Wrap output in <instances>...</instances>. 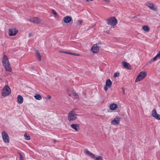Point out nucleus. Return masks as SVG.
Here are the masks:
<instances>
[{"label": "nucleus", "instance_id": "f257e3e1", "mask_svg": "<svg viewBox=\"0 0 160 160\" xmlns=\"http://www.w3.org/2000/svg\"><path fill=\"white\" fill-rule=\"evenodd\" d=\"M2 62L6 70L9 72H11L12 71V69L10 67L8 59L6 55H3L2 58Z\"/></svg>", "mask_w": 160, "mask_h": 160}, {"label": "nucleus", "instance_id": "f03ea898", "mask_svg": "<svg viewBox=\"0 0 160 160\" xmlns=\"http://www.w3.org/2000/svg\"><path fill=\"white\" fill-rule=\"evenodd\" d=\"M106 22L107 24L111 26L112 27H114L118 23V21L114 17H110L107 19Z\"/></svg>", "mask_w": 160, "mask_h": 160}, {"label": "nucleus", "instance_id": "7ed1b4c3", "mask_svg": "<svg viewBox=\"0 0 160 160\" xmlns=\"http://www.w3.org/2000/svg\"><path fill=\"white\" fill-rule=\"evenodd\" d=\"M147 75V73L145 71H142L140 72L137 77L135 82H138L144 79Z\"/></svg>", "mask_w": 160, "mask_h": 160}, {"label": "nucleus", "instance_id": "20e7f679", "mask_svg": "<svg viewBox=\"0 0 160 160\" xmlns=\"http://www.w3.org/2000/svg\"><path fill=\"white\" fill-rule=\"evenodd\" d=\"M145 5L150 9L156 12L158 11V9L157 6L150 1L147 2Z\"/></svg>", "mask_w": 160, "mask_h": 160}, {"label": "nucleus", "instance_id": "39448f33", "mask_svg": "<svg viewBox=\"0 0 160 160\" xmlns=\"http://www.w3.org/2000/svg\"><path fill=\"white\" fill-rule=\"evenodd\" d=\"M11 93V89L9 86L6 85L3 88L1 94L4 97L8 96Z\"/></svg>", "mask_w": 160, "mask_h": 160}, {"label": "nucleus", "instance_id": "423d86ee", "mask_svg": "<svg viewBox=\"0 0 160 160\" xmlns=\"http://www.w3.org/2000/svg\"><path fill=\"white\" fill-rule=\"evenodd\" d=\"M100 48L99 43H97L93 45L91 48L90 51L93 54H96L99 51Z\"/></svg>", "mask_w": 160, "mask_h": 160}, {"label": "nucleus", "instance_id": "0eeeda50", "mask_svg": "<svg viewBox=\"0 0 160 160\" xmlns=\"http://www.w3.org/2000/svg\"><path fill=\"white\" fill-rule=\"evenodd\" d=\"M2 135L4 142L6 143H8L9 142V139L8 134L5 131H3L2 132Z\"/></svg>", "mask_w": 160, "mask_h": 160}, {"label": "nucleus", "instance_id": "6e6552de", "mask_svg": "<svg viewBox=\"0 0 160 160\" xmlns=\"http://www.w3.org/2000/svg\"><path fill=\"white\" fill-rule=\"evenodd\" d=\"M77 118V115L73 111H71L68 114V119L69 121L74 120Z\"/></svg>", "mask_w": 160, "mask_h": 160}, {"label": "nucleus", "instance_id": "1a4fd4ad", "mask_svg": "<svg viewBox=\"0 0 160 160\" xmlns=\"http://www.w3.org/2000/svg\"><path fill=\"white\" fill-rule=\"evenodd\" d=\"M28 21L33 23L39 24L41 23V21L40 19L37 17H33L28 18L27 19Z\"/></svg>", "mask_w": 160, "mask_h": 160}, {"label": "nucleus", "instance_id": "9d476101", "mask_svg": "<svg viewBox=\"0 0 160 160\" xmlns=\"http://www.w3.org/2000/svg\"><path fill=\"white\" fill-rule=\"evenodd\" d=\"M18 30L16 28H11L9 29L8 34L10 36H15L18 32Z\"/></svg>", "mask_w": 160, "mask_h": 160}, {"label": "nucleus", "instance_id": "9b49d317", "mask_svg": "<svg viewBox=\"0 0 160 160\" xmlns=\"http://www.w3.org/2000/svg\"><path fill=\"white\" fill-rule=\"evenodd\" d=\"M72 21V18L71 16H67L63 18L62 22L65 23H68Z\"/></svg>", "mask_w": 160, "mask_h": 160}, {"label": "nucleus", "instance_id": "f8f14e48", "mask_svg": "<svg viewBox=\"0 0 160 160\" xmlns=\"http://www.w3.org/2000/svg\"><path fill=\"white\" fill-rule=\"evenodd\" d=\"M121 118L118 116H116L111 122V123L113 125H117L119 123Z\"/></svg>", "mask_w": 160, "mask_h": 160}, {"label": "nucleus", "instance_id": "ddd939ff", "mask_svg": "<svg viewBox=\"0 0 160 160\" xmlns=\"http://www.w3.org/2000/svg\"><path fill=\"white\" fill-rule=\"evenodd\" d=\"M160 58V51L158 52V54L153 58L151 59L149 61V63H151L157 60L158 59Z\"/></svg>", "mask_w": 160, "mask_h": 160}, {"label": "nucleus", "instance_id": "4468645a", "mask_svg": "<svg viewBox=\"0 0 160 160\" xmlns=\"http://www.w3.org/2000/svg\"><path fill=\"white\" fill-rule=\"evenodd\" d=\"M121 65L123 67L127 69H131V66L127 62H121Z\"/></svg>", "mask_w": 160, "mask_h": 160}, {"label": "nucleus", "instance_id": "2eb2a0df", "mask_svg": "<svg viewBox=\"0 0 160 160\" xmlns=\"http://www.w3.org/2000/svg\"><path fill=\"white\" fill-rule=\"evenodd\" d=\"M152 115L156 119L160 120V115L157 113L156 111H152Z\"/></svg>", "mask_w": 160, "mask_h": 160}, {"label": "nucleus", "instance_id": "dca6fc26", "mask_svg": "<svg viewBox=\"0 0 160 160\" xmlns=\"http://www.w3.org/2000/svg\"><path fill=\"white\" fill-rule=\"evenodd\" d=\"M118 108V106L117 104L113 103L110 105L109 108L111 110H115Z\"/></svg>", "mask_w": 160, "mask_h": 160}, {"label": "nucleus", "instance_id": "f3484780", "mask_svg": "<svg viewBox=\"0 0 160 160\" xmlns=\"http://www.w3.org/2000/svg\"><path fill=\"white\" fill-rule=\"evenodd\" d=\"M71 127L75 130L76 131H78L79 129V125L76 124H72L71 125Z\"/></svg>", "mask_w": 160, "mask_h": 160}, {"label": "nucleus", "instance_id": "a211bd4d", "mask_svg": "<svg viewBox=\"0 0 160 160\" xmlns=\"http://www.w3.org/2000/svg\"><path fill=\"white\" fill-rule=\"evenodd\" d=\"M23 101V97L21 95H19L17 97V102L19 104L22 103Z\"/></svg>", "mask_w": 160, "mask_h": 160}, {"label": "nucleus", "instance_id": "6ab92c4d", "mask_svg": "<svg viewBox=\"0 0 160 160\" xmlns=\"http://www.w3.org/2000/svg\"><path fill=\"white\" fill-rule=\"evenodd\" d=\"M142 29L146 32H148L149 31L150 28L148 26L144 25L142 27Z\"/></svg>", "mask_w": 160, "mask_h": 160}, {"label": "nucleus", "instance_id": "aec40b11", "mask_svg": "<svg viewBox=\"0 0 160 160\" xmlns=\"http://www.w3.org/2000/svg\"><path fill=\"white\" fill-rule=\"evenodd\" d=\"M36 55L38 60L40 61L41 60V57L39 51L37 50H35Z\"/></svg>", "mask_w": 160, "mask_h": 160}, {"label": "nucleus", "instance_id": "412c9836", "mask_svg": "<svg viewBox=\"0 0 160 160\" xmlns=\"http://www.w3.org/2000/svg\"><path fill=\"white\" fill-rule=\"evenodd\" d=\"M112 83V82L110 80L108 79L106 81L105 85L108 86V88H110L111 86Z\"/></svg>", "mask_w": 160, "mask_h": 160}, {"label": "nucleus", "instance_id": "4be33fe9", "mask_svg": "<svg viewBox=\"0 0 160 160\" xmlns=\"http://www.w3.org/2000/svg\"><path fill=\"white\" fill-rule=\"evenodd\" d=\"M84 153L87 155H89L91 157L94 158L95 155L92 153H91L89 151H88L87 149H85L84 150Z\"/></svg>", "mask_w": 160, "mask_h": 160}, {"label": "nucleus", "instance_id": "5701e85b", "mask_svg": "<svg viewBox=\"0 0 160 160\" xmlns=\"http://www.w3.org/2000/svg\"><path fill=\"white\" fill-rule=\"evenodd\" d=\"M34 97L36 99L39 100H40L42 99L41 96L38 93L35 94L34 96Z\"/></svg>", "mask_w": 160, "mask_h": 160}, {"label": "nucleus", "instance_id": "b1692460", "mask_svg": "<svg viewBox=\"0 0 160 160\" xmlns=\"http://www.w3.org/2000/svg\"><path fill=\"white\" fill-rule=\"evenodd\" d=\"M104 29L105 32L107 33H108L110 30V28L109 26H106L104 27Z\"/></svg>", "mask_w": 160, "mask_h": 160}, {"label": "nucleus", "instance_id": "393cba45", "mask_svg": "<svg viewBox=\"0 0 160 160\" xmlns=\"http://www.w3.org/2000/svg\"><path fill=\"white\" fill-rule=\"evenodd\" d=\"M72 94L74 96V98L75 99H78L79 96L77 93L75 92H72Z\"/></svg>", "mask_w": 160, "mask_h": 160}, {"label": "nucleus", "instance_id": "a878e982", "mask_svg": "<svg viewBox=\"0 0 160 160\" xmlns=\"http://www.w3.org/2000/svg\"><path fill=\"white\" fill-rule=\"evenodd\" d=\"M52 13L54 15L55 17H57V18H58L59 16L58 15L56 12L55 11V10H52Z\"/></svg>", "mask_w": 160, "mask_h": 160}, {"label": "nucleus", "instance_id": "bb28decb", "mask_svg": "<svg viewBox=\"0 0 160 160\" xmlns=\"http://www.w3.org/2000/svg\"><path fill=\"white\" fill-rule=\"evenodd\" d=\"M24 137L26 140H30V137L29 135H28L27 134L25 133L24 134Z\"/></svg>", "mask_w": 160, "mask_h": 160}, {"label": "nucleus", "instance_id": "cd10ccee", "mask_svg": "<svg viewBox=\"0 0 160 160\" xmlns=\"http://www.w3.org/2000/svg\"><path fill=\"white\" fill-rule=\"evenodd\" d=\"M82 21L81 20H78L77 22V25H80L82 24Z\"/></svg>", "mask_w": 160, "mask_h": 160}, {"label": "nucleus", "instance_id": "c85d7f7f", "mask_svg": "<svg viewBox=\"0 0 160 160\" xmlns=\"http://www.w3.org/2000/svg\"><path fill=\"white\" fill-rule=\"evenodd\" d=\"M94 158L96 159L95 160H103L102 157L100 156H98L97 157L95 156Z\"/></svg>", "mask_w": 160, "mask_h": 160}, {"label": "nucleus", "instance_id": "c756f323", "mask_svg": "<svg viewBox=\"0 0 160 160\" xmlns=\"http://www.w3.org/2000/svg\"><path fill=\"white\" fill-rule=\"evenodd\" d=\"M119 73L118 72H117L115 73L113 75V77L114 78H116L117 77H118L119 76Z\"/></svg>", "mask_w": 160, "mask_h": 160}, {"label": "nucleus", "instance_id": "7c9ffc66", "mask_svg": "<svg viewBox=\"0 0 160 160\" xmlns=\"http://www.w3.org/2000/svg\"><path fill=\"white\" fill-rule=\"evenodd\" d=\"M68 54H71V55H75L76 56H80V54H78L75 53H71L70 52H68Z\"/></svg>", "mask_w": 160, "mask_h": 160}, {"label": "nucleus", "instance_id": "2f4dec72", "mask_svg": "<svg viewBox=\"0 0 160 160\" xmlns=\"http://www.w3.org/2000/svg\"><path fill=\"white\" fill-rule=\"evenodd\" d=\"M20 156V160H24V158L22 154L20 153H18Z\"/></svg>", "mask_w": 160, "mask_h": 160}, {"label": "nucleus", "instance_id": "473e14b6", "mask_svg": "<svg viewBox=\"0 0 160 160\" xmlns=\"http://www.w3.org/2000/svg\"><path fill=\"white\" fill-rule=\"evenodd\" d=\"M108 86H106V85H105V86L104 87V90L106 92H107L108 90Z\"/></svg>", "mask_w": 160, "mask_h": 160}, {"label": "nucleus", "instance_id": "72a5a7b5", "mask_svg": "<svg viewBox=\"0 0 160 160\" xmlns=\"http://www.w3.org/2000/svg\"><path fill=\"white\" fill-rule=\"evenodd\" d=\"M104 2H106L107 3H109L110 1V0H103Z\"/></svg>", "mask_w": 160, "mask_h": 160}, {"label": "nucleus", "instance_id": "f704fd0d", "mask_svg": "<svg viewBox=\"0 0 160 160\" xmlns=\"http://www.w3.org/2000/svg\"><path fill=\"white\" fill-rule=\"evenodd\" d=\"M59 52L60 53H67V54H68V52H64V51H59Z\"/></svg>", "mask_w": 160, "mask_h": 160}, {"label": "nucleus", "instance_id": "c9c22d12", "mask_svg": "<svg viewBox=\"0 0 160 160\" xmlns=\"http://www.w3.org/2000/svg\"><path fill=\"white\" fill-rule=\"evenodd\" d=\"M33 36V34L32 33H29L28 34V36L29 37H30Z\"/></svg>", "mask_w": 160, "mask_h": 160}, {"label": "nucleus", "instance_id": "e433bc0d", "mask_svg": "<svg viewBox=\"0 0 160 160\" xmlns=\"http://www.w3.org/2000/svg\"><path fill=\"white\" fill-rule=\"evenodd\" d=\"M122 91L123 94H125V90L123 88H122Z\"/></svg>", "mask_w": 160, "mask_h": 160}, {"label": "nucleus", "instance_id": "4c0bfd02", "mask_svg": "<svg viewBox=\"0 0 160 160\" xmlns=\"http://www.w3.org/2000/svg\"><path fill=\"white\" fill-rule=\"evenodd\" d=\"M93 0H86V2H91L93 1Z\"/></svg>", "mask_w": 160, "mask_h": 160}, {"label": "nucleus", "instance_id": "58836bf2", "mask_svg": "<svg viewBox=\"0 0 160 160\" xmlns=\"http://www.w3.org/2000/svg\"><path fill=\"white\" fill-rule=\"evenodd\" d=\"M47 98L48 99H50L51 98V96L48 95V96Z\"/></svg>", "mask_w": 160, "mask_h": 160}, {"label": "nucleus", "instance_id": "ea45409f", "mask_svg": "<svg viewBox=\"0 0 160 160\" xmlns=\"http://www.w3.org/2000/svg\"><path fill=\"white\" fill-rule=\"evenodd\" d=\"M69 96H71V94H69Z\"/></svg>", "mask_w": 160, "mask_h": 160}, {"label": "nucleus", "instance_id": "a19ab883", "mask_svg": "<svg viewBox=\"0 0 160 160\" xmlns=\"http://www.w3.org/2000/svg\"><path fill=\"white\" fill-rule=\"evenodd\" d=\"M54 143H55V142H56V141H55V140H54Z\"/></svg>", "mask_w": 160, "mask_h": 160}, {"label": "nucleus", "instance_id": "79ce46f5", "mask_svg": "<svg viewBox=\"0 0 160 160\" xmlns=\"http://www.w3.org/2000/svg\"><path fill=\"white\" fill-rule=\"evenodd\" d=\"M0 80H2V78H0Z\"/></svg>", "mask_w": 160, "mask_h": 160}]
</instances>
